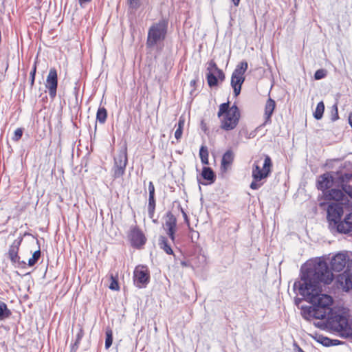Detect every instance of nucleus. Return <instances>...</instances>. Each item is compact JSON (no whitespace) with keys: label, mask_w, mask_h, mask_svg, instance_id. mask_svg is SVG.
<instances>
[{"label":"nucleus","mask_w":352,"mask_h":352,"mask_svg":"<svg viewBox=\"0 0 352 352\" xmlns=\"http://www.w3.org/2000/svg\"><path fill=\"white\" fill-rule=\"evenodd\" d=\"M333 279V274L327 263L318 261L303 272L300 280L294 283V288L312 305L302 308V314L305 319H324L328 314L326 321L318 322L316 326L340 333L342 336H351L352 317L349 310L344 307L331 309L332 297L321 294L320 283L328 285Z\"/></svg>","instance_id":"obj_1"},{"label":"nucleus","mask_w":352,"mask_h":352,"mask_svg":"<svg viewBox=\"0 0 352 352\" xmlns=\"http://www.w3.org/2000/svg\"><path fill=\"white\" fill-rule=\"evenodd\" d=\"M272 166V160L268 155L261 156L255 160L252 166V182L250 186L251 189L258 190L263 185L270 175Z\"/></svg>","instance_id":"obj_2"},{"label":"nucleus","mask_w":352,"mask_h":352,"mask_svg":"<svg viewBox=\"0 0 352 352\" xmlns=\"http://www.w3.org/2000/svg\"><path fill=\"white\" fill-rule=\"evenodd\" d=\"M218 117L221 120V128L230 131L236 126L240 118V112L235 104L230 107L229 102H225L219 106Z\"/></svg>","instance_id":"obj_3"},{"label":"nucleus","mask_w":352,"mask_h":352,"mask_svg":"<svg viewBox=\"0 0 352 352\" xmlns=\"http://www.w3.org/2000/svg\"><path fill=\"white\" fill-rule=\"evenodd\" d=\"M168 24V21L166 19H162L150 27L146 40L148 47H152L159 42L164 40L167 32Z\"/></svg>","instance_id":"obj_4"},{"label":"nucleus","mask_w":352,"mask_h":352,"mask_svg":"<svg viewBox=\"0 0 352 352\" xmlns=\"http://www.w3.org/2000/svg\"><path fill=\"white\" fill-rule=\"evenodd\" d=\"M248 67L247 61L243 60L236 65L232 72L230 84L235 96H239L241 92V86L245 80V73Z\"/></svg>","instance_id":"obj_5"},{"label":"nucleus","mask_w":352,"mask_h":352,"mask_svg":"<svg viewBox=\"0 0 352 352\" xmlns=\"http://www.w3.org/2000/svg\"><path fill=\"white\" fill-rule=\"evenodd\" d=\"M343 207L339 204H329L327 208V220L329 223V229L331 232L335 234V230L338 223L341 220L343 215Z\"/></svg>","instance_id":"obj_6"},{"label":"nucleus","mask_w":352,"mask_h":352,"mask_svg":"<svg viewBox=\"0 0 352 352\" xmlns=\"http://www.w3.org/2000/svg\"><path fill=\"white\" fill-rule=\"evenodd\" d=\"M208 74L206 78L209 87H212L217 86L218 81L223 82L225 79V74L223 71L218 68L214 60L208 63Z\"/></svg>","instance_id":"obj_7"},{"label":"nucleus","mask_w":352,"mask_h":352,"mask_svg":"<svg viewBox=\"0 0 352 352\" xmlns=\"http://www.w3.org/2000/svg\"><path fill=\"white\" fill-rule=\"evenodd\" d=\"M336 283L338 288L344 292L352 290V260L349 263L347 269L337 276Z\"/></svg>","instance_id":"obj_8"},{"label":"nucleus","mask_w":352,"mask_h":352,"mask_svg":"<svg viewBox=\"0 0 352 352\" xmlns=\"http://www.w3.org/2000/svg\"><path fill=\"white\" fill-rule=\"evenodd\" d=\"M133 281L136 287L139 288L146 287L150 281V272L146 265H138L133 272Z\"/></svg>","instance_id":"obj_9"},{"label":"nucleus","mask_w":352,"mask_h":352,"mask_svg":"<svg viewBox=\"0 0 352 352\" xmlns=\"http://www.w3.org/2000/svg\"><path fill=\"white\" fill-rule=\"evenodd\" d=\"M131 245L136 248H142L146 241V238L142 231L136 226H131L128 234Z\"/></svg>","instance_id":"obj_10"},{"label":"nucleus","mask_w":352,"mask_h":352,"mask_svg":"<svg viewBox=\"0 0 352 352\" xmlns=\"http://www.w3.org/2000/svg\"><path fill=\"white\" fill-rule=\"evenodd\" d=\"M58 86V75L55 68H51L46 79L45 87L49 90V95L52 99L56 96Z\"/></svg>","instance_id":"obj_11"},{"label":"nucleus","mask_w":352,"mask_h":352,"mask_svg":"<svg viewBox=\"0 0 352 352\" xmlns=\"http://www.w3.org/2000/svg\"><path fill=\"white\" fill-rule=\"evenodd\" d=\"M164 228L171 241L175 243V232L177 231V219L170 212L166 213Z\"/></svg>","instance_id":"obj_12"},{"label":"nucleus","mask_w":352,"mask_h":352,"mask_svg":"<svg viewBox=\"0 0 352 352\" xmlns=\"http://www.w3.org/2000/svg\"><path fill=\"white\" fill-rule=\"evenodd\" d=\"M351 261L346 253L340 252L332 257L331 260V266L333 270L336 272L342 271L349 264Z\"/></svg>","instance_id":"obj_13"},{"label":"nucleus","mask_w":352,"mask_h":352,"mask_svg":"<svg viewBox=\"0 0 352 352\" xmlns=\"http://www.w3.org/2000/svg\"><path fill=\"white\" fill-rule=\"evenodd\" d=\"M127 161V155L115 156L114 166L113 168L114 178L120 177L124 175Z\"/></svg>","instance_id":"obj_14"},{"label":"nucleus","mask_w":352,"mask_h":352,"mask_svg":"<svg viewBox=\"0 0 352 352\" xmlns=\"http://www.w3.org/2000/svg\"><path fill=\"white\" fill-rule=\"evenodd\" d=\"M23 241V237L19 236L18 239L14 240L12 245L9 248V250L8 252V258L10 259L11 262L13 264H20V257L19 256V250L21 242Z\"/></svg>","instance_id":"obj_15"},{"label":"nucleus","mask_w":352,"mask_h":352,"mask_svg":"<svg viewBox=\"0 0 352 352\" xmlns=\"http://www.w3.org/2000/svg\"><path fill=\"white\" fill-rule=\"evenodd\" d=\"M351 232H352V212L347 214L343 221H340L335 230V234H348Z\"/></svg>","instance_id":"obj_16"},{"label":"nucleus","mask_w":352,"mask_h":352,"mask_svg":"<svg viewBox=\"0 0 352 352\" xmlns=\"http://www.w3.org/2000/svg\"><path fill=\"white\" fill-rule=\"evenodd\" d=\"M333 178L329 173L320 175L317 181L318 189L322 190L323 192L327 191L329 188L333 186Z\"/></svg>","instance_id":"obj_17"},{"label":"nucleus","mask_w":352,"mask_h":352,"mask_svg":"<svg viewBox=\"0 0 352 352\" xmlns=\"http://www.w3.org/2000/svg\"><path fill=\"white\" fill-rule=\"evenodd\" d=\"M324 196L327 200H335L338 201L342 200L344 195L343 191L340 189L331 188L330 190L324 192Z\"/></svg>","instance_id":"obj_18"},{"label":"nucleus","mask_w":352,"mask_h":352,"mask_svg":"<svg viewBox=\"0 0 352 352\" xmlns=\"http://www.w3.org/2000/svg\"><path fill=\"white\" fill-rule=\"evenodd\" d=\"M275 107H276L275 101L270 98H268V100H267V102L265 103V106L264 116H265V123H267L269 121H270L271 116L273 114Z\"/></svg>","instance_id":"obj_19"},{"label":"nucleus","mask_w":352,"mask_h":352,"mask_svg":"<svg viewBox=\"0 0 352 352\" xmlns=\"http://www.w3.org/2000/svg\"><path fill=\"white\" fill-rule=\"evenodd\" d=\"M201 175L209 184L214 183L216 179L214 171L210 167L206 166L203 167Z\"/></svg>","instance_id":"obj_20"},{"label":"nucleus","mask_w":352,"mask_h":352,"mask_svg":"<svg viewBox=\"0 0 352 352\" xmlns=\"http://www.w3.org/2000/svg\"><path fill=\"white\" fill-rule=\"evenodd\" d=\"M158 245L160 248L163 250L167 254L173 255V251L172 250L170 243L168 239L164 236H160L158 239Z\"/></svg>","instance_id":"obj_21"},{"label":"nucleus","mask_w":352,"mask_h":352,"mask_svg":"<svg viewBox=\"0 0 352 352\" xmlns=\"http://www.w3.org/2000/svg\"><path fill=\"white\" fill-rule=\"evenodd\" d=\"M233 161V155H223L221 164V171L222 173H226L231 169Z\"/></svg>","instance_id":"obj_22"},{"label":"nucleus","mask_w":352,"mask_h":352,"mask_svg":"<svg viewBox=\"0 0 352 352\" xmlns=\"http://www.w3.org/2000/svg\"><path fill=\"white\" fill-rule=\"evenodd\" d=\"M311 337L316 340L318 342L322 344L323 346H329L331 345H334L335 343H333V342H336V340H332L329 339L327 337H325L321 334H318L317 333H314V335H311Z\"/></svg>","instance_id":"obj_23"},{"label":"nucleus","mask_w":352,"mask_h":352,"mask_svg":"<svg viewBox=\"0 0 352 352\" xmlns=\"http://www.w3.org/2000/svg\"><path fill=\"white\" fill-rule=\"evenodd\" d=\"M311 337L316 340L318 342L322 344L323 346H329L331 345H334L335 343H333V342H336V340H332L329 339L327 337H325L321 334H318L317 333H314V335H311Z\"/></svg>","instance_id":"obj_24"},{"label":"nucleus","mask_w":352,"mask_h":352,"mask_svg":"<svg viewBox=\"0 0 352 352\" xmlns=\"http://www.w3.org/2000/svg\"><path fill=\"white\" fill-rule=\"evenodd\" d=\"M346 184H342L343 190L352 198V174L345 175ZM344 182V181H343Z\"/></svg>","instance_id":"obj_25"},{"label":"nucleus","mask_w":352,"mask_h":352,"mask_svg":"<svg viewBox=\"0 0 352 352\" xmlns=\"http://www.w3.org/2000/svg\"><path fill=\"white\" fill-rule=\"evenodd\" d=\"M10 315L11 311L8 308L7 305L3 302L0 301V320L9 318Z\"/></svg>","instance_id":"obj_26"},{"label":"nucleus","mask_w":352,"mask_h":352,"mask_svg":"<svg viewBox=\"0 0 352 352\" xmlns=\"http://www.w3.org/2000/svg\"><path fill=\"white\" fill-rule=\"evenodd\" d=\"M107 118V111L104 107H99L96 113V120L100 123L104 124Z\"/></svg>","instance_id":"obj_27"},{"label":"nucleus","mask_w":352,"mask_h":352,"mask_svg":"<svg viewBox=\"0 0 352 352\" xmlns=\"http://www.w3.org/2000/svg\"><path fill=\"white\" fill-rule=\"evenodd\" d=\"M185 124V118L183 116H180L177 124V128L175 132V138L178 140L181 138L182 135V131Z\"/></svg>","instance_id":"obj_28"},{"label":"nucleus","mask_w":352,"mask_h":352,"mask_svg":"<svg viewBox=\"0 0 352 352\" xmlns=\"http://www.w3.org/2000/svg\"><path fill=\"white\" fill-rule=\"evenodd\" d=\"M324 111V104L322 101L318 103L315 111L314 112V117L316 120H320L322 118Z\"/></svg>","instance_id":"obj_29"},{"label":"nucleus","mask_w":352,"mask_h":352,"mask_svg":"<svg viewBox=\"0 0 352 352\" xmlns=\"http://www.w3.org/2000/svg\"><path fill=\"white\" fill-rule=\"evenodd\" d=\"M155 208V200L154 196H149L148 212L150 218H153Z\"/></svg>","instance_id":"obj_30"},{"label":"nucleus","mask_w":352,"mask_h":352,"mask_svg":"<svg viewBox=\"0 0 352 352\" xmlns=\"http://www.w3.org/2000/svg\"><path fill=\"white\" fill-rule=\"evenodd\" d=\"M40 257L41 251L40 250H38L34 252L32 256L28 260V265L30 267L34 266L37 263Z\"/></svg>","instance_id":"obj_31"},{"label":"nucleus","mask_w":352,"mask_h":352,"mask_svg":"<svg viewBox=\"0 0 352 352\" xmlns=\"http://www.w3.org/2000/svg\"><path fill=\"white\" fill-rule=\"evenodd\" d=\"M113 342V333L111 329H109L106 331L105 348L109 349Z\"/></svg>","instance_id":"obj_32"},{"label":"nucleus","mask_w":352,"mask_h":352,"mask_svg":"<svg viewBox=\"0 0 352 352\" xmlns=\"http://www.w3.org/2000/svg\"><path fill=\"white\" fill-rule=\"evenodd\" d=\"M109 289L114 291H118L120 289V286L118 281V278L111 276V283L109 285Z\"/></svg>","instance_id":"obj_33"},{"label":"nucleus","mask_w":352,"mask_h":352,"mask_svg":"<svg viewBox=\"0 0 352 352\" xmlns=\"http://www.w3.org/2000/svg\"><path fill=\"white\" fill-rule=\"evenodd\" d=\"M339 118L338 104L336 103L332 106L331 108V120L334 122Z\"/></svg>","instance_id":"obj_34"},{"label":"nucleus","mask_w":352,"mask_h":352,"mask_svg":"<svg viewBox=\"0 0 352 352\" xmlns=\"http://www.w3.org/2000/svg\"><path fill=\"white\" fill-rule=\"evenodd\" d=\"M23 130L21 128L16 129L14 132V135L12 137V140L14 141L19 140L23 135Z\"/></svg>","instance_id":"obj_35"},{"label":"nucleus","mask_w":352,"mask_h":352,"mask_svg":"<svg viewBox=\"0 0 352 352\" xmlns=\"http://www.w3.org/2000/svg\"><path fill=\"white\" fill-rule=\"evenodd\" d=\"M327 75V72L324 69H318L315 72L314 78L316 80H320L324 78Z\"/></svg>","instance_id":"obj_36"},{"label":"nucleus","mask_w":352,"mask_h":352,"mask_svg":"<svg viewBox=\"0 0 352 352\" xmlns=\"http://www.w3.org/2000/svg\"><path fill=\"white\" fill-rule=\"evenodd\" d=\"M127 3L131 9L137 10L140 6V0H127Z\"/></svg>","instance_id":"obj_37"},{"label":"nucleus","mask_w":352,"mask_h":352,"mask_svg":"<svg viewBox=\"0 0 352 352\" xmlns=\"http://www.w3.org/2000/svg\"><path fill=\"white\" fill-rule=\"evenodd\" d=\"M36 72V64H34V65L30 72V85H31V87H32L34 84Z\"/></svg>","instance_id":"obj_38"},{"label":"nucleus","mask_w":352,"mask_h":352,"mask_svg":"<svg viewBox=\"0 0 352 352\" xmlns=\"http://www.w3.org/2000/svg\"><path fill=\"white\" fill-rule=\"evenodd\" d=\"M82 336H83V330L82 329H80L76 335V340L75 342L76 344H78L80 342Z\"/></svg>","instance_id":"obj_39"},{"label":"nucleus","mask_w":352,"mask_h":352,"mask_svg":"<svg viewBox=\"0 0 352 352\" xmlns=\"http://www.w3.org/2000/svg\"><path fill=\"white\" fill-rule=\"evenodd\" d=\"M149 196H155V187L153 182H149L148 184Z\"/></svg>","instance_id":"obj_40"},{"label":"nucleus","mask_w":352,"mask_h":352,"mask_svg":"<svg viewBox=\"0 0 352 352\" xmlns=\"http://www.w3.org/2000/svg\"><path fill=\"white\" fill-rule=\"evenodd\" d=\"M208 156L209 155H200L201 161L203 164H204V165L210 164Z\"/></svg>","instance_id":"obj_41"},{"label":"nucleus","mask_w":352,"mask_h":352,"mask_svg":"<svg viewBox=\"0 0 352 352\" xmlns=\"http://www.w3.org/2000/svg\"><path fill=\"white\" fill-rule=\"evenodd\" d=\"M199 154H208V148L206 146H201L200 148L199 153Z\"/></svg>","instance_id":"obj_42"},{"label":"nucleus","mask_w":352,"mask_h":352,"mask_svg":"<svg viewBox=\"0 0 352 352\" xmlns=\"http://www.w3.org/2000/svg\"><path fill=\"white\" fill-rule=\"evenodd\" d=\"M230 1L234 6L237 7L239 6L241 0H230Z\"/></svg>","instance_id":"obj_43"},{"label":"nucleus","mask_w":352,"mask_h":352,"mask_svg":"<svg viewBox=\"0 0 352 352\" xmlns=\"http://www.w3.org/2000/svg\"><path fill=\"white\" fill-rule=\"evenodd\" d=\"M91 0H78L80 6H82L84 3L90 2Z\"/></svg>","instance_id":"obj_44"},{"label":"nucleus","mask_w":352,"mask_h":352,"mask_svg":"<svg viewBox=\"0 0 352 352\" xmlns=\"http://www.w3.org/2000/svg\"><path fill=\"white\" fill-rule=\"evenodd\" d=\"M181 265H182L183 267H187V266H188V263H187V262H186V261H182V262H181Z\"/></svg>","instance_id":"obj_45"},{"label":"nucleus","mask_w":352,"mask_h":352,"mask_svg":"<svg viewBox=\"0 0 352 352\" xmlns=\"http://www.w3.org/2000/svg\"><path fill=\"white\" fill-rule=\"evenodd\" d=\"M298 352H305L300 346H296Z\"/></svg>","instance_id":"obj_46"},{"label":"nucleus","mask_w":352,"mask_h":352,"mask_svg":"<svg viewBox=\"0 0 352 352\" xmlns=\"http://www.w3.org/2000/svg\"><path fill=\"white\" fill-rule=\"evenodd\" d=\"M182 212H183L184 219H186V221H188L187 214L184 211H182Z\"/></svg>","instance_id":"obj_47"},{"label":"nucleus","mask_w":352,"mask_h":352,"mask_svg":"<svg viewBox=\"0 0 352 352\" xmlns=\"http://www.w3.org/2000/svg\"><path fill=\"white\" fill-rule=\"evenodd\" d=\"M182 212H183L184 219H186V221H188L187 214L184 211H182Z\"/></svg>","instance_id":"obj_48"},{"label":"nucleus","mask_w":352,"mask_h":352,"mask_svg":"<svg viewBox=\"0 0 352 352\" xmlns=\"http://www.w3.org/2000/svg\"><path fill=\"white\" fill-rule=\"evenodd\" d=\"M224 154L228 155V154H232V153L230 151H227Z\"/></svg>","instance_id":"obj_49"}]
</instances>
